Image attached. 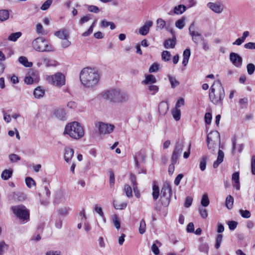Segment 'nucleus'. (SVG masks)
Listing matches in <instances>:
<instances>
[{
  "label": "nucleus",
  "mask_w": 255,
  "mask_h": 255,
  "mask_svg": "<svg viewBox=\"0 0 255 255\" xmlns=\"http://www.w3.org/2000/svg\"><path fill=\"white\" fill-rule=\"evenodd\" d=\"M248 73L249 75H252L255 70V66L253 63H249L247 66Z\"/></svg>",
  "instance_id": "09e8293b"
},
{
  "label": "nucleus",
  "mask_w": 255,
  "mask_h": 255,
  "mask_svg": "<svg viewBox=\"0 0 255 255\" xmlns=\"http://www.w3.org/2000/svg\"><path fill=\"white\" fill-rule=\"evenodd\" d=\"M70 208L69 207H63L58 210V213L61 216H66L68 214Z\"/></svg>",
  "instance_id": "c03bdc74"
},
{
  "label": "nucleus",
  "mask_w": 255,
  "mask_h": 255,
  "mask_svg": "<svg viewBox=\"0 0 255 255\" xmlns=\"http://www.w3.org/2000/svg\"><path fill=\"white\" fill-rule=\"evenodd\" d=\"M239 178H240V176H239V173L238 172H236L233 174L232 177V179L234 182L233 186L237 190H239L240 189V184Z\"/></svg>",
  "instance_id": "412c9836"
},
{
  "label": "nucleus",
  "mask_w": 255,
  "mask_h": 255,
  "mask_svg": "<svg viewBox=\"0 0 255 255\" xmlns=\"http://www.w3.org/2000/svg\"><path fill=\"white\" fill-rule=\"evenodd\" d=\"M201 40L203 49L205 51L208 50L209 49V46L207 41L203 37H201Z\"/></svg>",
  "instance_id": "6e6d98bb"
},
{
  "label": "nucleus",
  "mask_w": 255,
  "mask_h": 255,
  "mask_svg": "<svg viewBox=\"0 0 255 255\" xmlns=\"http://www.w3.org/2000/svg\"><path fill=\"white\" fill-rule=\"evenodd\" d=\"M199 250L201 252L207 254L209 250L208 245L206 243H202L199 246Z\"/></svg>",
  "instance_id": "37998d69"
},
{
  "label": "nucleus",
  "mask_w": 255,
  "mask_h": 255,
  "mask_svg": "<svg viewBox=\"0 0 255 255\" xmlns=\"http://www.w3.org/2000/svg\"><path fill=\"white\" fill-rule=\"evenodd\" d=\"M168 77L172 88H175L180 84L179 82L177 81L175 77L171 75H168Z\"/></svg>",
  "instance_id": "72a5a7b5"
},
{
  "label": "nucleus",
  "mask_w": 255,
  "mask_h": 255,
  "mask_svg": "<svg viewBox=\"0 0 255 255\" xmlns=\"http://www.w3.org/2000/svg\"><path fill=\"white\" fill-rule=\"evenodd\" d=\"M42 61L43 64L46 67L55 66L56 65L55 61L50 59L47 57H43Z\"/></svg>",
  "instance_id": "c756f323"
},
{
  "label": "nucleus",
  "mask_w": 255,
  "mask_h": 255,
  "mask_svg": "<svg viewBox=\"0 0 255 255\" xmlns=\"http://www.w3.org/2000/svg\"><path fill=\"white\" fill-rule=\"evenodd\" d=\"M45 91L41 87H38L35 88L33 92V95L36 98L39 99L42 98L44 95Z\"/></svg>",
  "instance_id": "b1692460"
},
{
  "label": "nucleus",
  "mask_w": 255,
  "mask_h": 255,
  "mask_svg": "<svg viewBox=\"0 0 255 255\" xmlns=\"http://www.w3.org/2000/svg\"><path fill=\"white\" fill-rule=\"evenodd\" d=\"M54 115L59 119L64 120L66 117V111L64 109L59 108L54 111Z\"/></svg>",
  "instance_id": "6ab92c4d"
},
{
  "label": "nucleus",
  "mask_w": 255,
  "mask_h": 255,
  "mask_svg": "<svg viewBox=\"0 0 255 255\" xmlns=\"http://www.w3.org/2000/svg\"><path fill=\"white\" fill-rule=\"evenodd\" d=\"M185 18L182 17L178 20H177L175 22V26L180 29H182L183 28V27L185 26Z\"/></svg>",
  "instance_id": "c9c22d12"
},
{
  "label": "nucleus",
  "mask_w": 255,
  "mask_h": 255,
  "mask_svg": "<svg viewBox=\"0 0 255 255\" xmlns=\"http://www.w3.org/2000/svg\"><path fill=\"white\" fill-rule=\"evenodd\" d=\"M186 10V6L184 4H179L174 7L173 10H171L168 12L169 15L176 14L177 15L181 14Z\"/></svg>",
  "instance_id": "4468645a"
},
{
  "label": "nucleus",
  "mask_w": 255,
  "mask_h": 255,
  "mask_svg": "<svg viewBox=\"0 0 255 255\" xmlns=\"http://www.w3.org/2000/svg\"><path fill=\"white\" fill-rule=\"evenodd\" d=\"M64 151V160L67 163H68L73 156L74 153V150L72 148L67 146L65 147Z\"/></svg>",
  "instance_id": "dca6fc26"
},
{
  "label": "nucleus",
  "mask_w": 255,
  "mask_h": 255,
  "mask_svg": "<svg viewBox=\"0 0 255 255\" xmlns=\"http://www.w3.org/2000/svg\"><path fill=\"white\" fill-rule=\"evenodd\" d=\"M189 33L192 36V37L196 36H201V34L199 33L198 31H196L195 30L194 23L193 22L190 26L189 28Z\"/></svg>",
  "instance_id": "7c9ffc66"
},
{
  "label": "nucleus",
  "mask_w": 255,
  "mask_h": 255,
  "mask_svg": "<svg viewBox=\"0 0 255 255\" xmlns=\"http://www.w3.org/2000/svg\"><path fill=\"white\" fill-rule=\"evenodd\" d=\"M138 230H139V233L141 235L143 234L145 232L146 224H145V222L144 219H142L140 221V224H139Z\"/></svg>",
  "instance_id": "4c0bfd02"
},
{
  "label": "nucleus",
  "mask_w": 255,
  "mask_h": 255,
  "mask_svg": "<svg viewBox=\"0 0 255 255\" xmlns=\"http://www.w3.org/2000/svg\"><path fill=\"white\" fill-rule=\"evenodd\" d=\"M172 116L175 120L176 121H179L180 119L181 116L180 110L178 109L175 108L172 111Z\"/></svg>",
  "instance_id": "a19ab883"
},
{
  "label": "nucleus",
  "mask_w": 255,
  "mask_h": 255,
  "mask_svg": "<svg viewBox=\"0 0 255 255\" xmlns=\"http://www.w3.org/2000/svg\"><path fill=\"white\" fill-rule=\"evenodd\" d=\"M148 90L150 93V94L152 95H155L156 93H157L159 91L158 86L155 85H148Z\"/></svg>",
  "instance_id": "2f4dec72"
},
{
  "label": "nucleus",
  "mask_w": 255,
  "mask_h": 255,
  "mask_svg": "<svg viewBox=\"0 0 255 255\" xmlns=\"http://www.w3.org/2000/svg\"><path fill=\"white\" fill-rule=\"evenodd\" d=\"M199 213L201 217L203 219H206L208 216L207 210L202 207H199Z\"/></svg>",
  "instance_id": "bf43d9fd"
},
{
  "label": "nucleus",
  "mask_w": 255,
  "mask_h": 255,
  "mask_svg": "<svg viewBox=\"0 0 255 255\" xmlns=\"http://www.w3.org/2000/svg\"><path fill=\"white\" fill-rule=\"evenodd\" d=\"M112 220H113V224H114L115 227L117 230H119L121 227V223H120L118 216L117 215H114L113 216Z\"/></svg>",
  "instance_id": "ea45409f"
},
{
  "label": "nucleus",
  "mask_w": 255,
  "mask_h": 255,
  "mask_svg": "<svg viewBox=\"0 0 255 255\" xmlns=\"http://www.w3.org/2000/svg\"><path fill=\"white\" fill-rule=\"evenodd\" d=\"M207 142L208 148L211 152L215 151V148L217 145H220V135L218 131H213L210 132L207 135Z\"/></svg>",
  "instance_id": "39448f33"
},
{
  "label": "nucleus",
  "mask_w": 255,
  "mask_h": 255,
  "mask_svg": "<svg viewBox=\"0 0 255 255\" xmlns=\"http://www.w3.org/2000/svg\"><path fill=\"white\" fill-rule=\"evenodd\" d=\"M193 201V199L188 196L186 198L185 203H184V206L186 208H189L192 204Z\"/></svg>",
  "instance_id": "0e129e2a"
},
{
  "label": "nucleus",
  "mask_w": 255,
  "mask_h": 255,
  "mask_svg": "<svg viewBox=\"0 0 255 255\" xmlns=\"http://www.w3.org/2000/svg\"><path fill=\"white\" fill-rule=\"evenodd\" d=\"M71 44L70 41L68 40V38H65L62 39L61 45L63 48H67Z\"/></svg>",
  "instance_id": "69168bd1"
},
{
  "label": "nucleus",
  "mask_w": 255,
  "mask_h": 255,
  "mask_svg": "<svg viewBox=\"0 0 255 255\" xmlns=\"http://www.w3.org/2000/svg\"><path fill=\"white\" fill-rule=\"evenodd\" d=\"M125 192L128 197L130 198L132 196V189L128 185H126L124 188Z\"/></svg>",
  "instance_id": "49530a36"
},
{
  "label": "nucleus",
  "mask_w": 255,
  "mask_h": 255,
  "mask_svg": "<svg viewBox=\"0 0 255 255\" xmlns=\"http://www.w3.org/2000/svg\"><path fill=\"white\" fill-rule=\"evenodd\" d=\"M169 106L167 102H161L158 106V110L161 115H164L167 112Z\"/></svg>",
  "instance_id": "4be33fe9"
},
{
  "label": "nucleus",
  "mask_w": 255,
  "mask_h": 255,
  "mask_svg": "<svg viewBox=\"0 0 255 255\" xmlns=\"http://www.w3.org/2000/svg\"><path fill=\"white\" fill-rule=\"evenodd\" d=\"M13 213L22 222H27L29 219V212L23 205H20L12 207Z\"/></svg>",
  "instance_id": "0eeeda50"
},
{
  "label": "nucleus",
  "mask_w": 255,
  "mask_h": 255,
  "mask_svg": "<svg viewBox=\"0 0 255 255\" xmlns=\"http://www.w3.org/2000/svg\"><path fill=\"white\" fill-rule=\"evenodd\" d=\"M207 7L212 11L216 13H221L224 10V5L221 1L209 2L207 4Z\"/></svg>",
  "instance_id": "9b49d317"
},
{
  "label": "nucleus",
  "mask_w": 255,
  "mask_h": 255,
  "mask_svg": "<svg viewBox=\"0 0 255 255\" xmlns=\"http://www.w3.org/2000/svg\"><path fill=\"white\" fill-rule=\"evenodd\" d=\"M64 134H67L74 139H78L84 136V131L78 122H73L66 126Z\"/></svg>",
  "instance_id": "20e7f679"
},
{
  "label": "nucleus",
  "mask_w": 255,
  "mask_h": 255,
  "mask_svg": "<svg viewBox=\"0 0 255 255\" xmlns=\"http://www.w3.org/2000/svg\"><path fill=\"white\" fill-rule=\"evenodd\" d=\"M114 206L115 209L117 210H123L127 207V204L126 202L115 203V202H114Z\"/></svg>",
  "instance_id": "a18cd8bd"
},
{
  "label": "nucleus",
  "mask_w": 255,
  "mask_h": 255,
  "mask_svg": "<svg viewBox=\"0 0 255 255\" xmlns=\"http://www.w3.org/2000/svg\"><path fill=\"white\" fill-rule=\"evenodd\" d=\"M103 97L111 103L118 104L126 103L129 99V96L127 93L118 89H113L105 92Z\"/></svg>",
  "instance_id": "f03ea898"
},
{
  "label": "nucleus",
  "mask_w": 255,
  "mask_h": 255,
  "mask_svg": "<svg viewBox=\"0 0 255 255\" xmlns=\"http://www.w3.org/2000/svg\"><path fill=\"white\" fill-rule=\"evenodd\" d=\"M183 147V145L179 140L176 141L171 157V163L175 164L177 163L182 152Z\"/></svg>",
  "instance_id": "6e6552de"
},
{
  "label": "nucleus",
  "mask_w": 255,
  "mask_h": 255,
  "mask_svg": "<svg viewBox=\"0 0 255 255\" xmlns=\"http://www.w3.org/2000/svg\"><path fill=\"white\" fill-rule=\"evenodd\" d=\"M170 56H171L170 53L168 51H163L162 52V55H161L162 59L163 60H164L165 61H169L170 59Z\"/></svg>",
  "instance_id": "603ef678"
},
{
  "label": "nucleus",
  "mask_w": 255,
  "mask_h": 255,
  "mask_svg": "<svg viewBox=\"0 0 255 255\" xmlns=\"http://www.w3.org/2000/svg\"><path fill=\"white\" fill-rule=\"evenodd\" d=\"M55 35L59 37V38L63 39L65 38L69 37V33L67 30L65 29H61L55 33Z\"/></svg>",
  "instance_id": "393cba45"
},
{
  "label": "nucleus",
  "mask_w": 255,
  "mask_h": 255,
  "mask_svg": "<svg viewBox=\"0 0 255 255\" xmlns=\"http://www.w3.org/2000/svg\"><path fill=\"white\" fill-rule=\"evenodd\" d=\"M152 190L153 198L154 200H156L158 199L159 194L158 186L156 185H154L152 187Z\"/></svg>",
  "instance_id": "58836bf2"
},
{
  "label": "nucleus",
  "mask_w": 255,
  "mask_h": 255,
  "mask_svg": "<svg viewBox=\"0 0 255 255\" xmlns=\"http://www.w3.org/2000/svg\"><path fill=\"white\" fill-rule=\"evenodd\" d=\"M25 183L29 188H31L32 185L35 184L34 180L31 177H26L25 178Z\"/></svg>",
  "instance_id": "13d9d810"
},
{
  "label": "nucleus",
  "mask_w": 255,
  "mask_h": 255,
  "mask_svg": "<svg viewBox=\"0 0 255 255\" xmlns=\"http://www.w3.org/2000/svg\"><path fill=\"white\" fill-rule=\"evenodd\" d=\"M52 2V0H47L46 1L44 2V3L41 5V9L43 10H47Z\"/></svg>",
  "instance_id": "4d7b16f0"
},
{
  "label": "nucleus",
  "mask_w": 255,
  "mask_h": 255,
  "mask_svg": "<svg viewBox=\"0 0 255 255\" xmlns=\"http://www.w3.org/2000/svg\"><path fill=\"white\" fill-rule=\"evenodd\" d=\"M229 229L231 230H234L237 226L238 223L236 221H232L228 222Z\"/></svg>",
  "instance_id": "052dcab7"
},
{
  "label": "nucleus",
  "mask_w": 255,
  "mask_h": 255,
  "mask_svg": "<svg viewBox=\"0 0 255 255\" xmlns=\"http://www.w3.org/2000/svg\"><path fill=\"white\" fill-rule=\"evenodd\" d=\"M21 32H16L11 33L7 38V39L11 41L15 42L21 36Z\"/></svg>",
  "instance_id": "bb28decb"
},
{
  "label": "nucleus",
  "mask_w": 255,
  "mask_h": 255,
  "mask_svg": "<svg viewBox=\"0 0 255 255\" xmlns=\"http://www.w3.org/2000/svg\"><path fill=\"white\" fill-rule=\"evenodd\" d=\"M171 192V189L170 185L167 183H164L161 191L162 196L167 199L169 198L170 197Z\"/></svg>",
  "instance_id": "2eb2a0df"
},
{
  "label": "nucleus",
  "mask_w": 255,
  "mask_h": 255,
  "mask_svg": "<svg viewBox=\"0 0 255 255\" xmlns=\"http://www.w3.org/2000/svg\"><path fill=\"white\" fill-rule=\"evenodd\" d=\"M205 121L207 124H210L212 121V114L210 113H206L205 115Z\"/></svg>",
  "instance_id": "e2e57ef3"
},
{
  "label": "nucleus",
  "mask_w": 255,
  "mask_h": 255,
  "mask_svg": "<svg viewBox=\"0 0 255 255\" xmlns=\"http://www.w3.org/2000/svg\"><path fill=\"white\" fill-rule=\"evenodd\" d=\"M18 61L26 67H30L32 63L28 61L27 58L24 56H20L18 58Z\"/></svg>",
  "instance_id": "c85d7f7f"
},
{
  "label": "nucleus",
  "mask_w": 255,
  "mask_h": 255,
  "mask_svg": "<svg viewBox=\"0 0 255 255\" xmlns=\"http://www.w3.org/2000/svg\"><path fill=\"white\" fill-rule=\"evenodd\" d=\"M49 80H51V84L56 86L61 87L65 84V76L61 73H57L49 77Z\"/></svg>",
  "instance_id": "9d476101"
},
{
  "label": "nucleus",
  "mask_w": 255,
  "mask_h": 255,
  "mask_svg": "<svg viewBox=\"0 0 255 255\" xmlns=\"http://www.w3.org/2000/svg\"><path fill=\"white\" fill-rule=\"evenodd\" d=\"M91 19L89 15H86L82 16L79 20V24L83 25L85 22H88Z\"/></svg>",
  "instance_id": "680f3d73"
},
{
  "label": "nucleus",
  "mask_w": 255,
  "mask_h": 255,
  "mask_svg": "<svg viewBox=\"0 0 255 255\" xmlns=\"http://www.w3.org/2000/svg\"><path fill=\"white\" fill-rule=\"evenodd\" d=\"M209 199L208 198L207 194H204L202 196L201 201V205L203 207H207L209 205Z\"/></svg>",
  "instance_id": "79ce46f5"
},
{
  "label": "nucleus",
  "mask_w": 255,
  "mask_h": 255,
  "mask_svg": "<svg viewBox=\"0 0 255 255\" xmlns=\"http://www.w3.org/2000/svg\"><path fill=\"white\" fill-rule=\"evenodd\" d=\"M208 157L204 156L200 159V168L201 171H204L206 169L207 161L208 159Z\"/></svg>",
  "instance_id": "cd10ccee"
},
{
  "label": "nucleus",
  "mask_w": 255,
  "mask_h": 255,
  "mask_svg": "<svg viewBox=\"0 0 255 255\" xmlns=\"http://www.w3.org/2000/svg\"><path fill=\"white\" fill-rule=\"evenodd\" d=\"M9 13L8 10H0V21H4L6 20L9 18Z\"/></svg>",
  "instance_id": "a878e982"
},
{
  "label": "nucleus",
  "mask_w": 255,
  "mask_h": 255,
  "mask_svg": "<svg viewBox=\"0 0 255 255\" xmlns=\"http://www.w3.org/2000/svg\"><path fill=\"white\" fill-rule=\"evenodd\" d=\"M159 64L158 63H154L149 69V73L157 72L159 69Z\"/></svg>",
  "instance_id": "de8ad7c7"
},
{
  "label": "nucleus",
  "mask_w": 255,
  "mask_h": 255,
  "mask_svg": "<svg viewBox=\"0 0 255 255\" xmlns=\"http://www.w3.org/2000/svg\"><path fill=\"white\" fill-rule=\"evenodd\" d=\"M230 59L236 67H240L242 65V58L238 54L234 52L231 53Z\"/></svg>",
  "instance_id": "f8f14e48"
},
{
  "label": "nucleus",
  "mask_w": 255,
  "mask_h": 255,
  "mask_svg": "<svg viewBox=\"0 0 255 255\" xmlns=\"http://www.w3.org/2000/svg\"><path fill=\"white\" fill-rule=\"evenodd\" d=\"M223 240V236L221 234H219L217 235L216 240V244L215 248L218 249L220 248L221 244Z\"/></svg>",
  "instance_id": "8fccbe9b"
},
{
  "label": "nucleus",
  "mask_w": 255,
  "mask_h": 255,
  "mask_svg": "<svg viewBox=\"0 0 255 255\" xmlns=\"http://www.w3.org/2000/svg\"><path fill=\"white\" fill-rule=\"evenodd\" d=\"M224 157V152L221 150H219L217 159L216 161L214 162L213 165V166L214 168H217L219 166V164L223 161Z\"/></svg>",
  "instance_id": "aec40b11"
},
{
  "label": "nucleus",
  "mask_w": 255,
  "mask_h": 255,
  "mask_svg": "<svg viewBox=\"0 0 255 255\" xmlns=\"http://www.w3.org/2000/svg\"><path fill=\"white\" fill-rule=\"evenodd\" d=\"M96 127L98 129L100 134H106L112 132L114 128V126L106 124L103 122H98L96 124Z\"/></svg>",
  "instance_id": "1a4fd4ad"
},
{
  "label": "nucleus",
  "mask_w": 255,
  "mask_h": 255,
  "mask_svg": "<svg viewBox=\"0 0 255 255\" xmlns=\"http://www.w3.org/2000/svg\"><path fill=\"white\" fill-rule=\"evenodd\" d=\"M156 29H163L166 25L165 21L162 19V18H158L156 20Z\"/></svg>",
  "instance_id": "e433bc0d"
},
{
  "label": "nucleus",
  "mask_w": 255,
  "mask_h": 255,
  "mask_svg": "<svg viewBox=\"0 0 255 255\" xmlns=\"http://www.w3.org/2000/svg\"><path fill=\"white\" fill-rule=\"evenodd\" d=\"M156 81V79L154 75L148 74L145 76V79L142 81V84L148 86L155 83Z\"/></svg>",
  "instance_id": "f3484780"
},
{
  "label": "nucleus",
  "mask_w": 255,
  "mask_h": 255,
  "mask_svg": "<svg viewBox=\"0 0 255 255\" xmlns=\"http://www.w3.org/2000/svg\"><path fill=\"white\" fill-rule=\"evenodd\" d=\"M12 174V170L5 169L2 172L1 176L3 179L7 180L11 176Z\"/></svg>",
  "instance_id": "f704fd0d"
},
{
  "label": "nucleus",
  "mask_w": 255,
  "mask_h": 255,
  "mask_svg": "<svg viewBox=\"0 0 255 255\" xmlns=\"http://www.w3.org/2000/svg\"><path fill=\"white\" fill-rule=\"evenodd\" d=\"M190 55L191 52L190 49L187 48L184 51L183 54V59L182 64L184 66H186L188 64Z\"/></svg>",
  "instance_id": "5701e85b"
},
{
  "label": "nucleus",
  "mask_w": 255,
  "mask_h": 255,
  "mask_svg": "<svg viewBox=\"0 0 255 255\" xmlns=\"http://www.w3.org/2000/svg\"><path fill=\"white\" fill-rule=\"evenodd\" d=\"M151 21H147L139 29V33L142 35H146L149 32L150 28L152 26Z\"/></svg>",
  "instance_id": "ddd939ff"
},
{
  "label": "nucleus",
  "mask_w": 255,
  "mask_h": 255,
  "mask_svg": "<svg viewBox=\"0 0 255 255\" xmlns=\"http://www.w3.org/2000/svg\"><path fill=\"white\" fill-rule=\"evenodd\" d=\"M239 212L242 217L244 218H249L251 217V213L248 210H240Z\"/></svg>",
  "instance_id": "864d4df0"
},
{
  "label": "nucleus",
  "mask_w": 255,
  "mask_h": 255,
  "mask_svg": "<svg viewBox=\"0 0 255 255\" xmlns=\"http://www.w3.org/2000/svg\"><path fill=\"white\" fill-rule=\"evenodd\" d=\"M7 249V246L3 242L0 243V255H2L5 250Z\"/></svg>",
  "instance_id": "338daca9"
},
{
  "label": "nucleus",
  "mask_w": 255,
  "mask_h": 255,
  "mask_svg": "<svg viewBox=\"0 0 255 255\" xmlns=\"http://www.w3.org/2000/svg\"><path fill=\"white\" fill-rule=\"evenodd\" d=\"M9 158L11 162H16L20 160V157L15 154H9Z\"/></svg>",
  "instance_id": "3c124183"
},
{
  "label": "nucleus",
  "mask_w": 255,
  "mask_h": 255,
  "mask_svg": "<svg viewBox=\"0 0 255 255\" xmlns=\"http://www.w3.org/2000/svg\"><path fill=\"white\" fill-rule=\"evenodd\" d=\"M32 46L35 50L39 52L53 51L52 46L41 37L35 39L32 42Z\"/></svg>",
  "instance_id": "423d86ee"
},
{
  "label": "nucleus",
  "mask_w": 255,
  "mask_h": 255,
  "mask_svg": "<svg viewBox=\"0 0 255 255\" xmlns=\"http://www.w3.org/2000/svg\"><path fill=\"white\" fill-rule=\"evenodd\" d=\"M225 98V92L221 82L215 81L212 85L209 93V98L215 105H222V101Z\"/></svg>",
  "instance_id": "7ed1b4c3"
},
{
  "label": "nucleus",
  "mask_w": 255,
  "mask_h": 255,
  "mask_svg": "<svg viewBox=\"0 0 255 255\" xmlns=\"http://www.w3.org/2000/svg\"><path fill=\"white\" fill-rule=\"evenodd\" d=\"M93 208L94 211L97 213L101 217H104V215L101 207L99 206L98 205H95Z\"/></svg>",
  "instance_id": "5fc2aeb1"
},
{
  "label": "nucleus",
  "mask_w": 255,
  "mask_h": 255,
  "mask_svg": "<svg viewBox=\"0 0 255 255\" xmlns=\"http://www.w3.org/2000/svg\"><path fill=\"white\" fill-rule=\"evenodd\" d=\"M45 255H61V253L59 251H49L46 252Z\"/></svg>",
  "instance_id": "774afa93"
},
{
  "label": "nucleus",
  "mask_w": 255,
  "mask_h": 255,
  "mask_svg": "<svg viewBox=\"0 0 255 255\" xmlns=\"http://www.w3.org/2000/svg\"><path fill=\"white\" fill-rule=\"evenodd\" d=\"M234 203V198L231 195H229L227 197L226 200V206L228 209H231L233 207Z\"/></svg>",
  "instance_id": "473e14b6"
},
{
  "label": "nucleus",
  "mask_w": 255,
  "mask_h": 255,
  "mask_svg": "<svg viewBox=\"0 0 255 255\" xmlns=\"http://www.w3.org/2000/svg\"><path fill=\"white\" fill-rule=\"evenodd\" d=\"M81 83L86 87H92L99 82L100 76L98 72L90 68H84L80 74Z\"/></svg>",
  "instance_id": "f257e3e1"
},
{
  "label": "nucleus",
  "mask_w": 255,
  "mask_h": 255,
  "mask_svg": "<svg viewBox=\"0 0 255 255\" xmlns=\"http://www.w3.org/2000/svg\"><path fill=\"white\" fill-rule=\"evenodd\" d=\"M176 42V37L173 35L172 39H168L164 41V46L166 49L173 48L175 46Z\"/></svg>",
  "instance_id": "a211bd4d"
}]
</instances>
